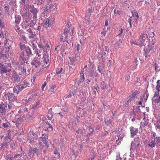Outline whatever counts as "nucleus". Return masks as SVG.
Here are the masks:
<instances>
[{
    "label": "nucleus",
    "instance_id": "obj_1",
    "mask_svg": "<svg viewBox=\"0 0 160 160\" xmlns=\"http://www.w3.org/2000/svg\"><path fill=\"white\" fill-rule=\"evenodd\" d=\"M24 87L21 85H17L13 88L12 93H8L6 95V98L11 103L17 100L16 97L18 93L24 89Z\"/></svg>",
    "mask_w": 160,
    "mask_h": 160
},
{
    "label": "nucleus",
    "instance_id": "obj_2",
    "mask_svg": "<svg viewBox=\"0 0 160 160\" xmlns=\"http://www.w3.org/2000/svg\"><path fill=\"white\" fill-rule=\"evenodd\" d=\"M70 35V31L69 30V27L64 29V32L62 34L60 37L61 41L63 42H66L68 43V37Z\"/></svg>",
    "mask_w": 160,
    "mask_h": 160
},
{
    "label": "nucleus",
    "instance_id": "obj_3",
    "mask_svg": "<svg viewBox=\"0 0 160 160\" xmlns=\"http://www.w3.org/2000/svg\"><path fill=\"white\" fill-rule=\"evenodd\" d=\"M141 142L140 141V139L138 137H136L134 139L133 141L131 143V147L130 150L132 151V148H134L135 150H137L138 147H140L141 146Z\"/></svg>",
    "mask_w": 160,
    "mask_h": 160
},
{
    "label": "nucleus",
    "instance_id": "obj_4",
    "mask_svg": "<svg viewBox=\"0 0 160 160\" xmlns=\"http://www.w3.org/2000/svg\"><path fill=\"white\" fill-rule=\"evenodd\" d=\"M38 46L39 48H42L43 51H48L50 48L49 45L48 44V42L43 39L38 44Z\"/></svg>",
    "mask_w": 160,
    "mask_h": 160
},
{
    "label": "nucleus",
    "instance_id": "obj_5",
    "mask_svg": "<svg viewBox=\"0 0 160 160\" xmlns=\"http://www.w3.org/2000/svg\"><path fill=\"white\" fill-rule=\"evenodd\" d=\"M153 47V44H149L147 45V47H145L144 54L143 55V58L144 59H146V58L150 56L149 54L150 51L152 50Z\"/></svg>",
    "mask_w": 160,
    "mask_h": 160
},
{
    "label": "nucleus",
    "instance_id": "obj_6",
    "mask_svg": "<svg viewBox=\"0 0 160 160\" xmlns=\"http://www.w3.org/2000/svg\"><path fill=\"white\" fill-rule=\"evenodd\" d=\"M40 24H39L38 26H37V27L36 28L35 27L34 28L32 29H32L30 28L27 30L28 32L30 33L29 35V37L30 38H33L36 35V34L37 33V32H34L33 31L34 30H38V31L40 30Z\"/></svg>",
    "mask_w": 160,
    "mask_h": 160
},
{
    "label": "nucleus",
    "instance_id": "obj_7",
    "mask_svg": "<svg viewBox=\"0 0 160 160\" xmlns=\"http://www.w3.org/2000/svg\"><path fill=\"white\" fill-rule=\"evenodd\" d=\"M11 70V67L6 66L4 64L0 63V73L3 74L9 72Z\"/></svg>",
    "mask_w": 160,
    "mask_h": 160
},
{
    "label": "nucleus",
    "instance_id": "obj_8",
    "mask_svg": "<svg viewBox=\"0 0 160 160\" xmlns=\"http://www.w3.org/2000/svg\"><path fill=\"white\" fill-rule=\"evenodd\" d=\"M31 64L36 68H37L40 67L41 65V62L40 61V59L37 57H35L32 59Z\"/></svg>",
    "mask_w": 160,
    "mask_h": 160
},
{
    "label": "nucleus",
    "instance_id": "obj_9",
    "mask_svg": "<svg viewBox=\"0 0 160 160\" xmlns=\"http://www.w3.org/2000/svg\"><path fill=\"white\" fill-rule=\"evenodd\" d=\"M30 12L33 16V18H37L38 10V9L35 8L33 5L30 6Z\"/></svg>",
    "mask_w": 160,
    "mask_h": 160
},
{
    "label": "nucleus",
    "instance_id": "obj_10",
    "mask_svg": "<svg viewBox=\"0 0 160 160\" xmlns=\"http://www.w3.org/2000/svg\"><path fill=\"white\" fill-rule=\"evenodd\" d=\"M8 109V104L1 103L0 104V112L2 115L4 114Z\"/></svg>",
    "mask_w": 160,
    "mask_h": 160
},
{
    "label": "nucleus",
    "instance_id": "obj_11",
    "mask_svg": "<svg viewBox=\"0 0 160 160\" xmlns=\"http://www.w3.org/2000/svg\"><path fill=\"white\" fill-rule=\"evenodd\" d=\"M147 38L148 36L146 34L144 33H141V35L139 37V39H138L141 46L144 45V42L145 40Z\"/></svg>",
    "mask_w": 160,
    "mask_h": 160
},
{
    "label": "nucleus",
    "instance_id": "obj_12",
    "mask_svg": "<svg viewBox=\"0 0 160 160\" xmlns=\"http://www.w3.org/2000/svg\"><path fill=\"white\" fill-rule=\"evenodd\" d=\"M78 51L75 52V56L74 57H71L69 58L70 60V64L75 65L76 64V61L78 60L77 58L78 57Z\"/></svg>",
    "mask_w": 160,
    "mask_h": 160
},
{
    "label": "nucleus",
    "instance_id": "obj_13",
    "mask_svg": "<svg viewBox=\"0 0 160 160\" xmlns=\"http://www.w3.org/2000/svg\"><path fill=\"white\" fill-rule=\"evenodd\" d=\"M43 60L44 62L46 64H48L50 61V59L47 53V51H43Z\"/></svg>",
    "mask_w": 160,
    "mask_h": 160
},
{
    "label": "nucleus",
    "instance_id": "obj_14",
    "mask_svg": "<svg viewBox=\"0 0 160 160\" xmlns=\"http://www.w3.org/2000/svg\"><path fill=\"white\" fill-rule=\"evenodd\" d=\"M19 60L22 64H23L27 63L28 61L26 56L25 55L24 52H22L20 54Z\"/></svg>",
    "mask_w": 160,
    "mask_h": 160
},
{
    "label": "nucleus",
    "instance_id": "obj_15",
    "mask_svg": "<svg viewBox=\"0 0 160 160\" xmlns=\"http://www.w3.org/2000/svg\"><path fill=\"white\" fill-rule=\"evenodd\" d=\"M11 78L12 81L15 82H19L20 80V78L16 73H14L11 76Z\"/></svg>",
    "mask_w": 160,
    "mask_h": 160
},
{
    "label": "nucleus",
    "instance_id": "obj_16",
    "mask_svg": "<svg viewBox=\"0 0 160 160\" xmlns=\"http://www.w3.org/2000/svg\"><path fill=\"white\" fill-rule=\"evenodd\" d=\"M130 129L131 136L132 137H133L135 135L138 133V128H135L132 126L130 127Z\"/></svg>",
    "mask_w": 160,
    "mask_h": 160
},
{
    "label": "nucleus",
    "instance_id": "obj_17",
    "mask_svg": "<svg viewBox=\"0 0 160 160\" xmlns=\"http://www.w3.org/2000/svg\"><path fill=\"white\" fill-rule=\"evenodd\" d=\"M5 142H3L2 144L1 148H4V147H8V145L7 142H9L10 141V138H9V136H7L6 137L5 140Z\"/></svg>",
    "mask_w": 160,
    "mask_h": 160
},
{
    "label": "nucleus",
    "instance_id": "obj_18",
    "mask_svg": "<svg viewBox=\"0 0 160 160\" xmlns=\"http://www.w3.org/2000/svg\"><path fill=\"white\" fill-rule=\"evenodd\" d=\"M28 108H26L22 107L18 111V113L19 114H22L24 116L25 114L28 113Z\"/></svg>",
    "mask_w": 160,
    "mask_h": 160
},
{
    "label": "nucleus",
    "instance_id": "obj_19",
    "mask_svg": "<svg viewBox=\"0 0 160 160\" xmlns=\"http://www.w3.org/2000/svg\"><path fill=\"white\" fill-rule=\"evenodd\" d=\"M54 7V5L52 4H49L48 3L44 7V12L50 10L51 9L53 8Z\"/></svg>",
    "mask_w": 160,
    "mask_h": 160
},
{
    "label": "nucleus",
    "instance_id": "obj_20",
    "mask_svg": "<svg viewBox=\"0 0 160 160\" xmlns=\"http://www.w3.org/2000/svg\"><path fill=\"white\" fill-rule=\"evenodd\" d=\"M41 138L42 140V141L43 143H44L47 147H48V146L47 145V140L48 139V136L46 135H44L42 134V137H41Z\"/></svg>",
    "mask_w": 160,
    "mask_h": 160
},
{
    "label": "nucleus",
    "instance_id": "obj_21",
    "mask_svg": "<svg viewBox=\"0 0 160 160\" xmlns=\"http://www.w3.org/2000/svg\"><path fill=\"white\" fill-rule=\"evenodd\" d=\"M25 51L28 56L30 57L32 55L31 49L28 47H27Z\"/></svg>",
    "mask_w": 160,
    "mask_h": 160
},
{
    "label": "nucleus",
    "instance_id": "obj_22",
    "mask_svg": "<svg viewBox=\"0 0 160 160\" xmlns=\"http://www.w3.org/2000/svg\"><path fill=\"white\" fill-rule=\"evenodd\" d=\"M30 153H32L33 154H36L38 156L39 153L38 150L36 148H34L32 150H30L29 151Z\"/></svg>",
    "mask_w": 160,
    "mask_h": 160
},
{
    "label": "nucleus",
    "instance_id": "obj_23",
    "mask_svg": "<svg viewBox=\"0 0 160 160\" xmlns=\"http://www.w3.org/2000/svg\"><path fill=\"white\" fill-rule=\"evenodd\" d=\"M19 46L20 48L22 50H25L26 48H27V47H28V46H26L24 44L22 43L21 42H20L19 43Z\"/></svg>",
    "mask_w": 160,
    "mask_h": 160
},
{
    "label": "nucleus",
    "instance_id": "obj_24",
    "mask_svg": "<svg viewBox=\"0 0 160 160\" xmlns=\"http://www.w3.org/2000/svg\"><path fill=\"white\" fill-rule=\"evenodd\" d=\"M83 130L82 129L79 128L77 131V135L79 137H81L82 135Z\"/></svg>",
    "mask_w": 160,
    "mask_h": 160
},
{
    "label": "nucleus",
    "instance_id": "obj_25",
    "mask_svg": "<svg viewBox=\"0 0 160 160\" xmlns=\"http://www.w3.org/2000/svg\"><path fill=\"white\" fill-rule=\"evenodd\" d=\"M15 22L16 23V26L17 24H18L20 22L21 18L19 17L18 16L16 15L15 17Z\"/></svg>",
    "mask_w": 160,
    "mask_h": 160
},
{
    "label": "nucleus",
    "instance_id": "obj_26",
    "mask_svg": "<svg viewBox=\"0 0 160 160\" xmlns=\"http://www.w3.org/2000/svg\"><path fill=\"white\" fill-rule=\"evenodd\" d=\"M88 128H89V132L87 134V137H88V135H92L94 131V128H91V127L89 126L88 127Z\"/></svg>",
    "mask_w": 160,
    "mask_h": 160
},
{
    "label": "nucleus",
    "instance_id": "obj_27",
    "mask_svg": "<svg viewBox=\"0 0 160 160\" xmlns=\"http://www.w3.org/2000/svg\"><path fill=\"white\" fill-rule=\"evenodd\" d=\"M51 109L49 110V112L48 114V118L49 120H51L53 117V114Z\"/></svg>",
    "mask_w": 160,
    "mask_h": 160
},
{
    "label": "nucleus",
    "instance_id": "obj_28",
    "mask_svg": "<svg viewBox=\"0 0 160 160\" xmlns=\"http://www.w3.org/2000/svg\"><path fill=\"white\" fill-rule=\"evenodd\" d=\"M49 19H47L43 22V25L45 28L49 26Z\"/></svg>",
    "mask_w": 160,
    "mask_h": 160
},
{
    "label": "nucleus",
    "instance_id": "obj_29",
    "mask_svg": "<svg viewBox=\"0 0 160 160\" xmlns=\"http://www.w3.org/2000/svg\"><path fill=\"white\" fill-rule=\"evenodd\" d=\"M37 21V18H33V20H32L31 22V23L30 25V27H32L34 26L35 24Z\"/></svg>",
    "mask_w": 160,
    "mask_h": 160
},
{
    "label": "nucleus",
    "instance_id": "obj_30",
    "mask_svg": "<svg viewBox=\"0 0 160 160\" xmlns=\"http://www.w3.org/2000/svg\"><path fill=\"white\" fill-rule=\"evenodd\" d=\"M156 142L155 141H152L148 144V146L152 148H154L155 147Z\"/></svg>",
    "mask_w": 160,
    "mask_h": 160
},
{
    "label": "nucleus",
    "instance_id": "obj_31",
    "mask_svg": "<svg viewBox=\"0 0 160 160\" xmlns=\"http://www.w3.org/2000/svg\"><path fill=\"white\" fill-rule=\"evenodd\" d=\"M63 69L61 67H58L56 69V73L57 74H60L61 72H62Z\"/></svg>",
    "mask_w": 160,
    "mask_h": 160
},
{
    "label": "nucleus",
    "instance_id": "obj_32",
    "mask_svg": "<svg viewBox=\"0 0 160 160\" xmlns=\"http://www.w3.org/2000/svg\"><path fill=\"white\" fill-rule=\"evenodd\" d=\"M30 85V83H29L28 82L24 81V84H23V85H22V86L24 87V88H26L27 87H29Z\"/></svg>",
    "mask_w": 160,
    "mask_h": 160
},
{
    "label": "nucleus",
    "instance_id": "obj_33",
    "mask_svg": "<svg viewBox=\"0 0 160 160\" xmlns=\"http://www.w3.org/2000/svg\"><path fill=\"white\" fill-rule=\"evenodd\" d=\"M33 98V96H32V95H31L29 97L28 100L23 99L22 100V101H23V102H25L28 103L30 101H31V100H32V99Z\"/></svg>",
    "mask_w": 160,
    "mask_h": 160
},
{
    "label": "nucleus",
    "instance_id": "obj_34",
    "mask_svg": "<svg viewBox=\"0 0 160 160\" xmlns=\"http://www.w3.org/2000/svg\"><path fill=\"white\" fill-rule=\"evenodd\" d=\"M137 94V92L136 91L132 92V94L131 96V97L132 98L134 99L136 97V95Z\"/></svg>",
    "mask_w": 160,
    "mask_h": 160
},
{
    "label": "nucleus",
    "instance_id": "obj_35",
    "mask_svg": "<svg viewBox=\"0 0 160 160\" xmlns=\"http://www.w3.org/2000/svg\"><path fill=\"white\" fill-rule=\"evenodd\" d=\"M32 46L33 48V50H35V52L37 51V45L36 43H34V42H32Z\"/></svg>",
    "mask_w": 160,
    "mask_h": 160
},
{
    "label": "nucleus",
    "instance_id": "obj_36",
    "mask_svg": "<svg viewBox=\"0 0 160 160\" xmlns=\"http://www.w3.org/2000/svg\"><path fill=\"white\" fill-rule=\"evenodd\" d=\"M160 80H158L157 82V85L156 87V89L158 91H160V83L159 84Z\"/></svg>",
    "mask_w": 160,
    "mask_h": 160
},
{
    "label": "nucleus",
    "instance_id": "obj_37",
    "mask_svg": "<svg viewBox=\"0 0 160 160\" xmlns=\"http://www.w3.org/2000/svg\"><path fill=\"white\" fill-rule=\"evenodd\" d=\"M131 42L132 43H133V44H135L136 45H138L141 46L140 43H139V41H138V40L137 41H134L133 40H131Z\"/></svg>",
    "mask_w": 160,
    "mask_h": 160
},
{
    "label": "nucleus",
    "instance_id": "obj_38",
    "mask_svg": "<svg viewBox=\"0 0 160 160\" xmlns=\"http://www.w3.org/2000/svg\"><path fill=\"white\" fill-rule=\"evenodd\" d=\"M56 87L55 85H51L50 86V90L52 92L54 93V88Z\"/></svg>",
    "mask_w": 160,
    "mask_h": 160
},
{
    "label": "nucleus",
    "instance_id": "obj_39",
    "mask_svg": "<svg viewBox=\"0 0 160 160\" xmlns=\"http://www.w3.org/2000/svg\"><path fill=\"white\" fill-rule=\"evenodd\" d=\"M27 141L30 143H32L34 142V139L33 138H28Z\"/></svg>",
    "mask_w": 160,
    "mask_h": 160
},
{
    "label": "nucleus",
    "instance_id": "obj_40",
    "mask_svg": "<svg viewBox=\"0 0 160 160\" xmlns=\"http://www.w3.org/2000/svg\"><path fill=\"white\" fill-rule=\"evenodd\" d=\"M21 71L22 73V74L25 75L26 74V68H21Z\"/></svg>",
    "mask_w": 160,
    "mask_h": 160
},
{
    "label": "nucleus",
    "instance_id": "obj_41",
    "mask_svg": "<svg viewBox=\"0 0 160 160\" xmlns=\"http://www.w3.org/2000/svg\"><path fill=\"white\" fill-rule=\"evenodd\" d=\"M53 129V128L52 126L51 125L49 124L48 127L47 128V129H45V130H47L48 131H52Z\"/></svg>",
    "mask_w": 160,
    "mask_h": 160
},
{
    "label": "nucleus",
    "instance_id": "obj_42",
    "mask_svg": "<svg viewBox=\"0 0 160 160\" xmlns=\"http://www.w3.org/2000/svg\"><path fill=\"white\" fill-rule=\"evenodd\" d=\"M69 74L71 75L74 72V70L72 67L69 66Z\"/></svg>",
    "mask_w": 160,
    "mask_h": 160
},
{
    "label": "nucleus",
    "instance_id": "obj_43",
    "mask_svg": "<svg viewBox=\"0 0 160 160\" xmlns=\"http://www.w3.org/2000/svg\"><path fill=\"white\" fill-rule=\"evenodd\" d=\"M131 12L132 14V17H134V16H135L137 18H138L139 17L138 13L135 12Z\"/></svg>",
    "mask_w": 160,
    "mask_h": 160
},
{
    "label": "nucleus",
    "instance_id": "obj_44",
    "mask_svg": "<svg viewBox=\"0 0 160 160\" xmlns=\"http://www.w3.org/2000/svg\"><path fill=\"white\" fill-rule=\"evenodd\" d=\"M5 48H6V54H7V53L8 54V51L11 48V46H5Z\"/></svg>",
    "mask_w": 160,
    "mask_h": 160
},
{
    "label": "nucleus",
    "instance_id": "obj_45",
    "mask_svg": "<svg viewBox=\"0 0 160 160\" xmlns=\"http://www.w3.org/2000/svg\"><path fill=\"white\" fill-rule=\"evenodd\" d=\"M121 42L122 41H121V40L119 39L117 43L116 44L115 46L120 47Z\"/></svg>",
    "mask_w": 160,
    "mask_h": 160
},
{
    "label": "nucleus",
    "instance_id": "obj_46",
    "mask_svg": "<svg viewBox=\"0 0 160 160\" xmlns=\"http://www.w3.org/2000/svg\"><path fill=\"white\" fill-rule=\"evenodd\" d=\"M113 120V119L112 118L108 120L105 121V123L106 124H111Z\"/></svg>",
    "mask_w": 160,
    "mask_h": 160
},
{
    "label": "nucleus",
    "instance_id": "obj_47",
    "mask_svg": "<svg viewBox=\"0 0 160 160\" xmlns=\"http://www.w3.org/2000/svg\"><path fill=\"white\" fill-rule=\"evenodd\" d=\"M154 141L157 143H160V137H157L154 139Z\"/></svg>",
    "mask_w": 160,
    "mask_h": 160
},
{
    "label": "nucleus",
    "instance_id": "obj_48",
    "mask_svg": "<svg viewBox=\"0 0 160 160\" xmlns=\"http://www.w3.org/2000/svg\"><path fill=\"white\" fill-rule=\"evenodd\" d=\"M4 23L2 22V21L1 20V19H0V27L2 28H4Z\"/></svg>",
    "mask_w": 160,
    "mask_h": 160
},
{
    "label": "nucleus",
    "instance_id": "obj_49",
    "mask_svg": "<svg viewBox=\"0 0 160 160\" xmlns=\"http://www.w3.org/2000/svg\"><path fill=\"white\" fill-rule=\"evenodd\" d=\"M25 118V116H22L21 117H20L19 118H18V120L20 121V122H23L24 121Z\"/></svg>",
    "mask_w": 160,
    "mask_h": 160
},
{
    "label": "nucleus",
    "instance_id": "obj_50",
    "mask_svg": "<svg viewBox=\"0 0 160 160\" xmlns=\"http://www.w3.org/2000/svg\"><path fill=\"white\" fill-rule=\"evenodd\" d=\"M102 67H101L100 66L98 65V70L99 72L102 73Z\"/></svg>",
    "mask_w": 160,
    "mask_h": 160
},
{
    "label": "nucleus",
    "instance_id": "obj_51",
    "mask_svg": "<svg viewBox=\"0 0 160 160\" xmlns=\"http://www.w3.org/2000/svg\"><path fill=\"white\" fill-rule=\"evenodd\" d=\"M80 45L79 44H77L76 45V49L77 51L78 52L80 49Z\"/></svg>",
    "mask_w": 160,
    "mask_h": 160
},
{
    "label": "nucleus",
    "instance_id": "obj_52",
    "mask_svg": "<svg viewBox=\"0 0 160 160\" xmlns=\"http://www.w3.org/2000/svg\"><path fill=\"white\" fill-rule=\"evenodd\" d=\"M2 126L5 128H7L8 127V124L7 123H4L2 124Z\"/></svg>",
    "mask_w": 160,
    "mask_h": 160
},
{
    "label": "nucleus",
    "instance_id": "obj_53",
    "mask_svg": "<svg viewBox=\"0 0 160 160\" xmlns=\"http://www.w3.org/2000/svg\"><path fill=\"white\" fill-rule=\"evenodd\" d=\"M19 35L20 36V37L22 38L24 40H26V37L25 36V35L23 34H19Z\"/></svg>",
    "mask_w": 160,
    "mask_h": 160
},
{
    "label": "nucleus",
    "instance_id": "obj_54",
    "mask_svg": "<svg viewBox=\"0 0 160 160\" xmlns=\"http://www.w3.org/2000/svg\"><path fill=\"white\" fill-rule=\"evenodd\" d=\"M114 12L116 14H120V11L119 10H116V9H114Z\"/></svg>",
    "mask_w": 160,
    "mask_h": 160
},
{
    "label": "nucleus",
    "instance_id": "obj_55",
    "mask_svg": "<svg viewBox=\"0 0 160 160\" xmlns=\"http://www.w3.org/2000/svg\"><path fill=\"white\" fill-rule=\"evenodd\" d=\"M92 90L94 94H96V91H97L98 92L97 88H96V87H94L92 88Z\"/></svg>",
    "mask_w": 160,
    "mask_h": 160
},
{
    "label": "nucleus",
    "instance_id": "obj_56",
    "mask_svg": "<svg viewBox=\"0 0 160 160\" xmlns=\"http://www.w3.org/2000/svg\"><path fill=\"white\" fill-rule=\"evenodd\" d=\"M93 11V10H92L91 8H89L88 9V12L89 14H90Z\"/></svg>",
    "mask_w": 160,
    "mask_h": 160
},
{
    "label": "nucleus",
    "instance_id": "obj_57",
    "mask_svg": "<svg viewBox=\"0 0 160 160\" xmlns=\"http://www.w3.org/2000/svg\"><path fill=\"white\" fill-rule=\"evenodd\" d=\"M70 35L69 36H68V39H69L70 40H72L73 38V36L72 35H71V33L70 32Z\"/></svg>",
    "mask_w": 160,
    "mask_h": 160
},
{
    "label": "nucleus",
    "instance_id": "obj_58",
    "mask_svg": "<svg viewBox=\"0 0 160 160\" xmlns=\"http://www.w3.org/2000/svg\"><path fill=\"white\" fill-rule=\"evenodd\" d=\"M84 79H85V78H84V75L83 74L82 75L81 78V79L80 80V82H83L84 81Z\"/></svg>",
    "mask_w": 160,
    "mask_h": 160
},
{
    "label": "nucleus",
    "instance_id": "obj_59",
    "mask_svg": "<svg viewBox=\"0 0 160 160\" xmlns=\"http://www.w3.org/2000/svg\"><path fill=\"white\" fill-rule=\"evenodd\" d=\"M150 35L151 37H154L155 35V34L154 32H151Z\"/></svg>",
    "mask_w": 160,
    "mask_h": 160
},
{
    "label": "nucleus",
    "instance_id": "obj_60",
    "mask_svg": "<svg viewBox=\"0 0 160 160\" xmlns=\"http://www.w3.org/2000/svg\"><path fill=\"white\" fill-rule=\"evenodd\" d=\"M141 124H142V126L143 127L147 125L148 123L147 122H145L142 123V122H141Z\"/></svg>",
    "mask_w": 160,
    "mask_h": 160
},
{
    "label": "nucleus",
    "instance_id": "obj_61",
    "mask_svg": "<svg viewBox=\"0 0 160 160\" xmlns=\"http://www.w3.org/2000/svg\"><path fill=\"white\" fill-rule=\"evenodd\" d=\"M46 85V83H44L43 84L42 86V90H43V88L44 87H45Z\"/></svg>",
    "mask_w": 160,
    "mask_h": 160
},
{
    "label": "nucleus",
    "instance_id": "obj_62",
    "mask_svg": "<svg viewBox=\"0 0 160 160\" xmlns=\"http://www.w3.org/2000/svg\"><path fill=\"white\" fill-rule=\"evenodd\" d=\"M72 155L74 156L75 157L78 156V154L76 153L75 154V152L74 151L73 152Z\"/></svg>",
    "mask_w": 160,
    "mask_h": 160
},
{
    "label": "nucleus",
    "instance_id": "obj_63",
    "mask_svg": "<svg viewBox=\"0 0 160 160\" xmlns=\"http://www.w3.org/2000/svg\"><path fill=\"white\" fill-rule=\"evenodd\" d=\"M108 21L107 20L105 21V25L106 26H108Z\"/></svg>",
    "mask_w": 160,
    "mask_h": 160
},
{
    "label": "nucleus",
    "instance_id": "obj_64",
    "mask_svg": "<svg viewBox=\"0 0 160 160\" xmlns=\"http://www.w3.org/2000/svg\"><path fill=\"white\" fill-rule=\"evenodd\" d=\"M109 50V49L108 48L107 46L105 47V51L107 52H108Z\"/></svg>",
    "mask_w": 160,
    "mask_h": 160
}]
</instances>
